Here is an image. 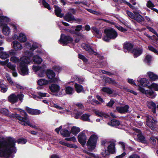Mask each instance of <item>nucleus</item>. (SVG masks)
<instances>
[{
  "instance_id": "53",
  "label": "nucleus",
  "mask_w": 158,
  "mask_h": 158,
  "mask_svg": "<svg viewBox=\"0 0 158 158\" xmlns=\"http://www.w3.org/2000/svg\"><path fill=\"white\" fill-rule=\"evenodd\" d=\"M42 3L43 5L45 8H47L49 10H50L51 9V8L50 6L44 0H42Z\"/></svg>"
},
{
  "instance_id": "45",
  "label": "nucleus",
  "mask_w": 158,
  "mask_h": 158,
  "mask_svg": "<svg viewBox=\"0 0 158 158\" xmlns=\"http://www.w3.org/2000/svg\"><path fill=\"white\" fill-rule=\"evenodd\" d=\"M42 67L39 65H34L32 66V69L35 73H37L38 72L40 71L42 69Z\"/></svg>"
},
{
  "instance_id": "56",
  "label": "nucleus",
  "mask_w": 158,
  "mask_h": 158,
  "mask_svg": "<svg viewBox=\"0 0 158 158\" xmlns=\"http://www.w3.org/2000/svg\"><path fill=\"white\" fill-rule=\"evenodd\" d=\"M65 140L68 141H71L73 142H77L75 136L68 138H66L65 139Z\"/></svg>"
},
{
  "instance_id": "49",
  "label": "nucleus",
  "mask_w": 158,
  "mask_h": 158,
  "mask_svg": "<svg viewBox=\"0 0 158 158\" xmlns=\"http://www.w3.org/2000/svg\"><path fill=\"white\" fill-rule=\"evenodd\" d=\"M38 76L41 77H44L45 76V71L44 69H42L37 73Z\"/></svg>"
},
{
  "instance_id": "50",
  "label": "nucleus",
  "mask_w": 158,
  "mask_h": 158,
  "mask_svg": "<svg viewBox=\"0 0 158 158\" xmlns=\"http://www.w3.org/2000/svg\"><path fill=\"white\" fill-rule=\"evenodd\" d=\"M147 28L150 31L156 35L157 37L155 38V40H158V34L156 31L154 29L150 27H147Z\"/></svg>"
},
{
  "instance_id": "52",
  "label": "nucleus",
  "mask_w": 158,
  "mask_h": 158,
  "mask_svg": "<svg viewBox=\"0 0 158 158\" xmlns=\"http://www.w3.org/2000/svg\"><path fill=\"white\" fill-rule=\"evenodd\" d=\"M1 91L3 93H5L7 90L8 88L7 86L3 84L1 87Z\"/></svg>"
},
{
  "instance_id": "40",
  "label": "nucleus",
  "mask_w": 158,
  "mask_h": 158,
  "mask_svg": "<svg viewBox=\"0 0 158 158\" xmlns=\"http://www.w3.org/2000/svg\"><path fill=\"white\" fill-rule=\"evenodd\" d=\"M65 92L67 94H72L74 92L73 88L70 86H67L65 88Z\"/></svg>"
},
{
  "instance_id": "15",
  "label": "nucleus",
  "mask_w": 158,
  "mask_h": 158,
  "mask_svg": "<svg viewBox=\"0 0 158 158\" xmlns=\"http://www.w3.org/2000/svg\"><path fill=\"white\" fill-rule=\"evenodd\" d=\"M53 106L60 110H62V113H65L69 111V110L65 106V103L62 104L53 103Z\"/></svg>"
},
{
  "instance_id": "31",
  "label": "nucleus",
  "mask_w": 158,
  "mask_h": 158,
  "mask_svg": "<svg viewBox=\"0 0 158 158\" xmlns=\"http://www.w3.org/2000/svg\"><path fill=\"white\" fill-rule=\"evenodd\" d=\"M55 12L56 15L60 18L63 17L64 15V14L61 13V10L58 6H55Z\"/></svg>"
},
{
  "instance_id": "35",
  "label": "nucleus",
  "mask_w": 158,
  "mask_h": 158,
  "mask_svg": "<svg viewBox=\"0 0 158 158\" xmlns=\"http://www.w3.org/2000/svg\"><path fill=\"white\" fill-rule=\"evenodd\" d=\"M120 143L121 145L122 148L125 152L130 151L132 150V148L127 145H125L123 143L121 142Z\"/></svg>"
},
{
  "instance_id": "47",
  "label": "nucleus",
  "mask_w": 158,
  "mask_h": 158,
  "mask_svg": "<svg viewBox=\"0 0 158 158\" xmlns=\"http://www.w3.org/2000/svg\"><path fill=\"white\" fill-rule=\"evenodd\" d=\"M0 113L4 115L8 116L9 115L8 110L6 108H2L0 109Z\"/></svg>"
},
{
  "instance_id": "51",
  "label": "nucleus",
  "mask_w": 158,
  "mask_h": 158,
  "mask_svg": "<svg viewBox=\"0 0 158 158\" xmlns=\"http://www.w3.org/2000/svg\"><path fill=\"white\" fill-rule=\"evenodd\" d=\"M102 90L103 91L108 94H111L113 92V91L110 88L108 87H103L102 88Z\"/></svg>"
},
{
  "instance_id": "37",
  "label": "nucleus",
  "mask_w": 158,
  "mask_h": 158,
  "mask_svg": "<svg viewBox=\"0 0 158 158\" xmlns=\"http://www.w3.org/2000/svg\"><path fill=\"white\" fill-rule=\"evenodd\" d=\"M152 59V56L150 55H147L145 56L143 60L145 63L149 64Z\"/></svg>"
},
{
  "instance_id": "59",
  "label": "nucleus",
  "mask_w": 158,
  "mask_h": 158,
  "mask_svg": "<svg viewBox=\"0 0 158 158\" xmlns=\"http://www.w3.org/2000/svg\"><path fill=\"white\" fill-rule=\"evenodd\" d=\"M127 81L129 84L131 85H134L137 86V84L135 83V81L132 79L128 78L127 79Z\"/></svg>"
},
{
  "instance_id": "19",
  "label": "nucleus",
  "mask_w": 158,
  "mask_h": 158,
  "mask_svg": "<svg viewBox=\"0 0 158 158\" xmlns=\"http://www.w3.org/2000/svg\"><path fill=\"white\" fill-rule=\"evenodd\" d=\"M143 49L142 48H134L132 51V53L134 57H137L140 56L142 53Z\"/></svg>"
},
{
  "instance_id": "60",
  "label": "nucleus",
  "mask_w": 158,
  "mask_h": 158,
  "mask_svg": "<svg viewBox=\"0 0 158 158\" xmlns=\"http://www.w3.org/2000/svg\"><path fill=\"white\" fill-rule=\"evenodd\" d=\"M109 153H110L108 150H107L106 149L105 150L101 152V154L103 157H105L106 156L108 155L109 154Z\"/></svg>"
},
{
  "instance_id": "43",
  "label": "nucleus",
  "mask_w": 158,
  "mask_h": 158,
  "mask_svg": "<svg viewBox=\"0 0 158 158\" xmlns=\"http://www.w3.org/2000/svg\"><path fill=\"white\" fill-rule=\"evenodd\" d=\"M76 91L78 93H80L83 90L82 86L79 84L75 83L74 85Z\"/></svg>"
},
{
  "instance_id": "30",
  "label": "nucleus",
  "mask_w": 158,
  "mask_h": 158,
  "mask_svg": "<svg viewBox=\"0 0 158 158\" xmlns=\"http://www.w3.org/2000/svg\"><path fill=\"white\" fill-rule=\"evenodd\" d=\"M32 60L35 63L39 64L42 62V58L37 55H35L33 57Z\"/></svg>"
},
{
  "instance_id": "33",
  "label": "nucleus",
  "mask_w": 158,
  "mask_h": 158,
  "mask_svg": "<svg viewBox=\"0 0 158 158\" xmlns=\"http://www.w3.org/2000/svg\"><path fill=\"white\" fill-rule=\"evenodd\" d=\"M147 74L150 79L153 81H155L158 79V76L151 72H148Z\"/></svg>"
},
{
  "instance_id": "25",
  "label": "nucleus",
  "mask_w": 158,
  "mask_h": 158,
  "mask_svg": "<svg viewBox=\"0 0 158 158\" xmlns=\"http://www.w3.org/2000/svg\"><path fill=\"white\" fill-rule=\"evenodd\" d=\"M63 17L65 20L69 22L76 20L70 12H68Z\"/></svg>"
},
{
  "instance_id": "14",
  "label": "nucleus",
  "mask_w": 158,
  "mask_h": 158,
  "mask_svg": "<svg viewBox=\"0 0 158 158\" xmlns=\"http://www.w3.org/2000/svg\"><path fill=\"white\" fill-rule=\"evenodd\" d=\"M13 38L14 39L18 40L22 43L25 42L27 40V38L25 35L23 33H19L18 36H17L16 35H14Z\"/></svg>"
},
{
  "instance_id": "4",
  "label": "nucleus",
  "mask_w": 158,
  "mask_h": 158,
  "mask_svg": "<svg viewBox=\"0 0 158 158\" xmlns=\"http://www.w3.org/2000/svg\"><path fill=\"white\" fill-rule=\"evenodd\" d=\"M18 109L21 114L24 116V118H23L17 114H13V116L14 118H16L19 119V123L21 124L24 126L28 125L33 128H36V126L35 125H32L30 123L27 118V114L24 110L19 109Z\"/></svg>"
},
{
  "instance_id": "5",
  "label": "nucleus",
  "mask_w": 158,
  "mask_h": 158,
  "mask_svg": "<svg viewBox=\"0 0 158 158\" xmlns=\"http://www.w3.org/2000/svg\"><path fill=\"white\" fill-rule=\"evenodd\" d=\"M39 47V44L35 42L32 41L26 43L24 44L25 49H29V51H24V52L26 55L31 56L33 54L31 51L33 52L35 49Z\"/></svg>"
},
{
  "instance_id": "26",
  "label": "nucleus",
  "mask_w": 158,
  "mask_h": 158,
  "mask_svg": "<svg viewBox=\"0 0 158 158\" xmlns=\"http://www.w3.org/2000/svg\"><path fill=\"white\" fill-rule=\"evenodd\" d=\"M135 132L137 133V134L136 133L135 134L137 135L139 140L142 142L144 143L145 142V138L142 135L140 130L137 129H135Z\"/></svg>"
},
{
  "instance_id": "63",
  "label": "nucleus",
  "mask_w": 158,
  "mask_h": 158,
  "mask_svg": "<svg viewBox=\"0 0 158 158\" xmlns=\"http://www.w3.org/2000/svg\"><path fill=\"white\" fill-rule=\"evenodd\" d=\"M67 147L73 148H77V146L76 145L74 144H70L68 143Z\"/></svg>"
},
{
  "instance_id": "12",
  "label": "nucleus",
  "mask_w": 158,
  "mask_h": 158,
  "mask_svg": "<svg viewBox=\"0 0 158 158\" xmlns=\"http://www.w3.org/2000/svg\"><path fill=\"white\" fill-rule=\"evenodd\" d=\"M77 138L79 143L84 147L87 140V137L85 134L83 132H81L78 135Z\"/></svg>"
},
{
  "instance_id": "48",
  "label": "nucleus",
  "mask_w": 158,
  "mask_h": 158,
  "mask_svg": "<svg viewBox=\"0 0 158 158\" xmlns=\"http://www.w3.org/2000/svg\"><path fill=\"white\" fill-rule=\"evenodd\" d=\"M127 13L128 15L132 19H135V20L137 21H139L140 20H138L137 19V17H135V16L134 15V14H133L132 12H130L128 11H127Z\"/></svg>"
},
{
  "instance_id": "58",
  "label": "nucleus",
  "mask_w": 158,
  "mask_h": 158,
  "mask_svg": "<svg viewBox=\"0 0 158 158\" xmlns=\"http://www.w3.org/2000/svg\"><path fill=\"white\" fill-rule=\"evenodd\" d=\"M115 27L118 30L123 32H124L127 30L126 29L119 25H115Z\"/></svg>"
},
{
  "instance_id": "23",
  "label": "nucleus",
  "mask_w": 158,
  "mask_h": 158,
  "mask_svg": "<svg viewBox=\"0 0 158 158\" xmlns=\"http://www.w3.org/2000/svg\"><path fill=\"white\" fill-rule=\"evenodd\" d=\"M37 84L40 86H45L50 83V81L44 78H41L37 80Z\"/></svg>"
},
{
  "instance_id": "54",
  "label": "nucleus",
  "mask_w": 158,
  "mask_h": 158,
  "mask_svg": "<svg viewBox=\"0 0 158 158\" xmlns=\"http://www.w3.org/2000/svg\"><path fill=\"white\" fill-rule=\"evenodd\" d=\"M124 89L126 92H130L131 93L135 95H136L137 94V93L133 89H128L126 87L124 88Z\"/></svg>"
},
{
  "instance_id": "1",
  "label": "nucleus",
  "mask_w": 158,
  "mask_h": 158,
  "mask_svg": "<svg viewBox=\"0 0 158 158\" xmlns=\"http://www.w3.org/2000/svg\"><path fill=\"white\" fill-rule=\"evenodd\" d=\"M6 141L0 140V156H7L15 152L14 146L16 141L15 139L9 137Z\"/></svg>"
},
{
  "instance_id": "29",
  "label": "nucleus",
  "mask_w": 158,
  "mask_h": 158,
  "mask_svg": "<svg viewBox=\"0 0 158 158\" xmlns=\"http://www.w3.org/2000/svg\"><path fill=\"white\" fill-rule=\"evenodd\" d=\"M147 106L149 108L152 109V111L154 113H156V105L154 102L152 101L148 102Z\"/></svg>"
},
{
  "instance_id": "55",
  "label": "nucleus",
  "mask_w": 158,
  "mask_h": 158,
  "mask_svg": "<svg viewBox=\"0 0 158 158\" xmlns=\"http://www.w3.org/2000/svg\"><path fill=\"white\" fill-rule=\"evenodd\" d=\"M148 49L154 53L158 54V52L155 48L152 46L150 45L148 46Z\"/></svg>"
},
{
  "instance_id": "62",
  "label": "nucleus",
  "mask_w": 158,
  "mask_h": 158,
  "mask_svg": "<svg viewBox=\"0 0 158 158\" xmlns=\"http://www.w3.org/2000/svg\"><path fill=\"white\" fill-rule=\"evenodd\" d=\"M12 86H15L18 89H23V87L17 83H14V85Z\"/></svg>"
},
{
  "instance_id": "24",
  "label": "nucleus",
  "mask_w": 158,
  "mask_h": 158,
  "mask_svg": "<svg viewBox=\"0 0 158 158\" xmlns=\"http://www.w3.org/2000/svg\"><path fill=\"white\" fill-rule=\"evenodd\" d=\"M81 46L83 49L87 51L90 54L95 55L96 54V52L92 49L88 45L83 43L82 44Z\"/></svg>"
},
{
  "instance_id": "44",
  "label": "nucleus",
  "mask_w": 158,
  "mask_h": 158,
  "mask_svg": "<svg viewBox=\"0 0 158 158\" xmlns=\"http://www.w3.org/2000/svg\"><path fill=\"white\" fill-rule=\"evenodd\" d=\"M9 57V55L6 52H2L0 53V58L2 59H6Z\"/></svg>"
},
{
  "instance_id": "46",
  "label": "nucleus",
  "mask_w": 158,
  "mask_h": 158,
  "mask_svg": "<svg viewBox=\"0 0 158 158\" xmlns=\"http://www.w3.org/2000/svg\"><path fill=\"white\" fill-rule=\"evenodd\" d=\"M37 94L39 95V98L45 97H48L49 95L47 93H43L41 92H39L37 93Z\"/></svg>"
},
{
  "instance_id": "42",
  "label": "nucleus",
  "mask_w": 158,
  "mask_h": 158,
  "mask_svg": "<svg viewBox=\"0 0 158 158\" xmlns=\"http://www.w3.org/2000/svg\"><path fill=\"white\" fill-rule=\"evenodd\" d=\"M148 88L150 89H152L156 91H158V84L153 83L151 85L148 86Z\"/></svg>"
},
{
  "instance_id": "16",
  "label": "nucleus",
  "mask_w": 158,
  "mask_h": 158,
  "mask_svg": "<svg viewBox=\"0 0 158 158\" xmlns=\"http://www.w3.org/2000/svg\"><path fill=\"white\" fill-rule=\"evenodd\" d=\"M12 47L16 51H19L23 48V46L21 43L17 41H14L11 43Z\"/></svg>"
},
{
  "instance_id": "18",
  "label": "nucleus",
  "mask_w": 158,
  "mask_h": 158,
  "mask_svg": "<svg viewBox=\"0 0 158 158\" xmlns=\"http://www.w3.org/2000/svg\"><path fill=\"white\" fill-rule=\"evenodd\" d=\"M108 124L110 126H112L117 127L118 126V128L120 129H123L124 127H121V126H123V124L120 123L119 121L115 119H112L111 120L110 123H108Z\"/></svg>"
},
{
  "instance_id": "57",
  "label": "nucleus",
  "mask_w": 158,
  "mask_h": 158,
  "mask_svg": "<svg viewBox=\"0 0 158 158\" xmlns=\"http://www.w3.org/2000/svg\"><path fill=\"white\" fill-rule=\"evenodd\" d=\"M147 6L151 9L154 6V4L150 1H148L147 4Z\"/></svg>"
},
{
  "instance_id": "36",
  "label": "nucleus",
  "mask_w": 158,
  "mask_h": 158,
  "mask_svg": "<svg viewBox=\"0 0 158 158\" xmlns=\"http://www.w3.org/2000/svg\"><path fill=\"white\" fill-rule=\"evenodd\" d=\"M80 131V128L77 127H73L71 129V132L74 135H76Z\"/></svg>"
},
{
  "instance_id": "20",
  "label": "nucleus",
  "mask_w": 158,
  "mask_h": 158,
  "mask_svg": "<svg viewBox=\"0 0 158 158\" xmlns=\"http://www.w3.org/2000/svg\"><path fill=\"white\" fill-rule=\"evenodd\" d=\"M49 88L50 91L53 93H58L60 89V87L58 85L54 84L49 85Z\"/></svg>"
},
{
  "instance_id": "8",
  "label": "nucleus",
  "mask_w": 158,
  "mask_h": 158,
  "mask_svg": "<svg viewBox=\"0 0 158 158\" xmlns=\"http://www.w3.org/2000/svg\"><path fill=\"white\" fill-rule=\"evenodd\" d=\"M98 139V136L96 135L93 134L90 136L86 143V145L90 150H92L95 149L96 146Z\"/></svg>"
},
{
  "instance_id": "28",
  "label": "nucleus",
  "mask_w": 158,
  "mask_h": 158,
  "mask_svg": "<svg viewBox=\"0 0 158 158\" xmlns=\"http://www.w3.org/2000/svg\"><path fill=\"white\" fill-rule=\"evenodd\" d=\"M94 113L96 115L102 118H110V116L109 115L98 110H95L94 111Z\"/></svg>"
},
{
  "instance_id": "3",
  "label": "nucleus",
  "mask_w": 158,
  "mask_h": 158,
  "mask_svg": "<svg viewBox=\"0 0 158 158\" xmlns=\"http://www.w3.org/2000/svg\"><path fill=\"white\" fill-rule=\"evenodd\" d=\"M20 60L17 67L19 73L23 76L28 75L29 73L28 65L31 63V60L29 57L23 56L20 58Z\"/></svg>"
},
{
  "instance_id": "10",
  "label": "nucleus",
  "mask_w": 158,
  "mask_h": 158,
  "mask_svg": "<svg viewBox=\"0 0 158 158\" xmlns=\"http://www.w3.org/2000/svg\"><path fill=\"white\" fill-rule=\"evenodd\" d=\"M73 40V39L70 36L62 34L59 42L60 44L63 45H65L69 43L72 42Z\"/></svg>"
},
{
  "instance_id": "41",
  "label": "nucleus",
  "mask_w": 158,
  "mask_h": 158,
  "mask_svg": "<svg viewBox=\"0 0 158 158\" xmlns=\"http://www.w3.org/2000/svg\"><path fill=\"white\" fill-rule=\"evenodd\" d=\"M93 31L96 33V36L99 38H101L102 37V34L101 31L98 30L96 27H93L92 28Z\"/></svg>"
},
{
  "instance_id": "27",
  "label": "nucleus",
  "mask_w": 158,
  "mask_h": 158,
  "mask_svg": "<svg viewBox=\"0 0 158 158\" xmlns=\"http://www.w3.org/2000/svg\"><path fill=\"white\" fill-rule=\"evenodd\" d=\"M133 46V44L130 43H125L123 46L124 51L125 52L131 51Z\"/></svg>"
},
{
  "instance_id": "9",
  "label": "nucleus",
  "mask_w": 158,
  "mask_h": 158,
  "mask_svg": "<svg viewBox=\"0 0 158 158\" xmlns=\"http://www.w3.org/2000/svg\"><path fill=\"white\" fill-rule=\"evenodd\" d=\"M24 97V95L22 94H19L17 96L15 94H12L8 97V101L12 103H15L17 102L18 99L22 102V100Z\"/></svg>"
},
{
  "instance_id": "21",
  "label": "nucleus",
  "mask_w": 158,
  "mask_h": 158,
  "mask_svg": "<svg viewBox=\"0 0 158 158\" xmlns=\"http://www.w3.org/2000/svg\"><path fill=\"white\" fill-rule=\"evenodd\" d=\"M129 107L126 105L124 106H118L116 107V110L119 113L123 114L127 112Z\"/></svg>"
},
{
  "instance_id": "39",
  "label": "nucleus",
  "mask_w": 158,
  "mask_h": 158,
  "mask_svg": "<svg viewBox=\"0 0 158 158\" xmlns=\"http://www.w3.org/2000/svg\"><path fill=\"white\" fill-rule=\"evenodd\" d=\"M10 61L12 62L15 63H18L20 62V58L15 56H12L10 58Z\"/></svg>"
},
{
  "instance_id": "22",
  "label": "nucleus",
  "mask_w": 158,
  "mask_h": 158,
  "mask_svg": "<svg viewBox=\"0 0 158 158\" xmlns=\"http://www.w3.org/2000/svg\"><path fill=\"white\" fill-rule=\"evenodd\" d=\"M2 29V32L6 35H9L10 34L11 30L9 27L6 24H5L3 25Z\"/></svg>"
},
{
  "instance_id": "6",
  "label": "nucleus",
  "mask_w": 158,
  "mask_h": 158,
  "mask_svg": "<svg viewBox=\"0 0 158 158\" xmlns=\"http://www.w3.org/2000/svg\"><path fill=\"white\" fill-rule=\"evenodd\" d=\"M105 35L103 39L105 41H109L110 39H114L118 36L117 32L113 28H108L104 30Z\"/></svg>"
},
{
  "instance_id": "64",
  "label": "nucleus",
  "mask_w": 158,
  "mask_h": 158,
  "mask_svg": "<svg viewBox=\"0 0 158 158\" xmlns=\"http://www.w3.org/2000/svg\"><path fill=\"white\" fill-rule=\"evenodd\" d=\"M109 143L106 140H103L102 142V145L104 147H106L108 145Z\"/></svg>"
},
{
  "instance_id": "11",
  "label": "nucleus",
  "mask_w": 158,
  "mask_h": 158,
  "mask_svg": "<svg viewBox=\"0 0 158 158\" xmlns=\"http://www.w3.org/2000/svg\"><path fill=\"white\" fill-rule=\"evenodd\" d=\"M82 113L81 112H77L75 114L74 117L76 119L80 118L84 121H88L90 122L89 117L90 114H83L81 115Z\"/></svg>"
},
{
  "instance_id": "2",
  "label": "nucleus",
  "mask_w": 158,
  "mask_h": 158,
  "mask_svg": "<svg viewBox=\"0 0 158 158\" xmlns=\"http://www.w3.org/2000/svg\"><path fill=\"white\" fill-rule=\"evenodd\" d=\"M137 81L138 82V90L143 94H145L148 97L151 98H153L156 96V93L152 90H145L143 88L140 86L144 87H148L149 81L148 79L145 78L140 79L138 78Z\"/></svg>"
},
{
  "instance_id": "17",
  "label": "nucleus",
  "mask_w": 158,
  "mask_h": 158,
  "mask_svg": "<svg viewBox=\"0 0 158 158\" xmlns=\"http://www.w3.org/2000/svg\"><path fill=\"white\" fill-rule=\"evenodd\" d=\"M46 75L48 78L50 80V83L54 81L55 74L52 70L50 69H47L46 72Z\"/></svg>"
},
{
  "instance_id": "38",
  "label": "nucleus",
  "mask_w": 158,
  "mask_h": 158,
  "mask_svg": "<svg viewBox=\"0 0 158 158\" xmlns=\"http://www.w3.org/2000/svg\"><path fill=\"white\" fill-rule=\"evenodd\" d=\"M60 133L61 135L65 137H68L70 136L71 133L67 130L63 129L61 130Z\"/></svg>"
},
{
  "instance_id": "7",
  "label": "nucleus",
  "mask_w": 158,
  "mask_h": 158,
  "mask_svg": "<svg viewBox=\"0 0 158 158\" xmlns=\"http://www.w3.org/2000/svg\"><path fill=\"white\" fill-rule=\"evenodd\" d=\"M9 59H6L4 61H0V65L4 66V68L6 70L9 68L12 71V74L13 77H17L18 73L16 69V65L9 62Z\"/></svg>"
},
{
  "instance_id": "32",
  "label": "nucleus",
  "mask_w": 158,
  "mask_h": 158,
  "mask_svg": "<svg viewBox=\"0 0 158 158\" xmlns=\"http://www.w3.org/2000/svg\"><path fill=\"white\" fill-rule=\"evenodd\" d=\"M10 19L8 17L4 16H0V23L2 24L1 26H3L4 24H6V23L9 22Z\"/></svg>"
},
{
  "instance_id": "13",
  "label": "nucleus",
  "mask_w": 158,
  "mask_h": 158,
  "mask_svg": "<svg viewBox=\"0 0 158 158\" xmlns=\"http://www.w3.org/2000/svg\"><path fill=\"white\" fill-rule=\"evenodd\" d=\"M156 122V121L154 120L151 116H147L146 120L147 125L153 130H154V127Z\"/></svg>"
},
{
  "instance_id": "34",
  "label": "nucleus",
  "mask_w": 158,
  "mask_h": 158,
  "mask_svg": "<svg viewBox=\"0 0 158 158\" xmlns=\"http://www.w3.org/2000/svg\"><path fill=\"white\" fill-rule=\"evenodd\" d=\"M108 150L110 153H114L115 152L114 143H111L108 146Z\"/></svg>"
},
{
  "instance_id": "61",
  "label": "nucleus",
  "mask_w": 158,
  "mask_h": 158,
  "mask_svg": "<svg viewBox=\"0 0 158 158\" xmlns=\"http://www.w3.org/2000/svg\"><path fill=\"white\" fill-rule=\"evenodd\" d=\"M17 142L19 143L25 144L27 142L26 139H21L18 140Z\"/></svg>"
}]
</instances>
